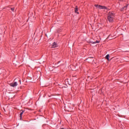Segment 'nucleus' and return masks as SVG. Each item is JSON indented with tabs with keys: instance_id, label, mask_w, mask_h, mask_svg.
<instances>
[{
	"instance_id": "f257e3e1",
	"label": "nucleus",
	"mask_w": 129,
	"mask_h": 129,
	"mask_svg": "<svg viewBox=\"0 0 129 129\" xmlns=\"http://www.w3.org/2000/svg\"><path fill=\"white\" fill-rule=\"evenodd\" d=\"M115 17V15L112 12H109L108 14V21H109V23H112L114 21V19Z\"/></svg>"
},
{
	"instance_id": "f03ea898",
	"label": "nucleus",
	"mask_w": 129,
	"mask_h": 129,
	"mask_svg": "<svg viewBox=\"0 0 129 129\" xmlns=\"http://www.w3.org/2000/svg\"><path fill=\"white\" fill-rule=\"evenodd\" d=\"M95 7L96 8H98V9H101L102 10H104V9H106V8L104 6H102L98 5H95Z\"/></svg>"
},
{
	"instance_id": "7ed1b4c3",
	"label": "nucleus",
	"mask_w": 129,
	"mask_h": 129,
	"mask_svg": "<svg viewBox=\"0 0 129 129\" xmlns=\"http://www.w3.org/2000/svg\"><path fill=\"white\" fill-rule=\"evenodd\" d=\"M18 83L17 82H14V83H11L10 84V86L12 87H15L16 86H18Z\"/></svg>"
},
{
	"instance_id": "20e7f679",
	"label": "nucleus",
	"mask_w": 129,
	"mask_h": 129,
	"mask_svg": "<svg viewBox=\"0 0 129 129\" xmlns=\"http://www.w3.org/2000/svg\"><path fill=\"white\" fill-rule=\"evenodd\" d=\"M57 47V44L55 42L53 43V44L51 45V48H54Z\"/></svg>"
},
{
	"instance_id": "39448f33",
	"label": "nucleus",
	"mask_w": 129,
	"mask_h": 129,
	"mask_svg": "<svg viewBox=\"0 0 129 129\" xmlns=\"http://www.w3.org/2000/svg\"><path fill=\"white\" fill-rule=\"evenodd\" d=\"M25 112V111H22L20 114V117H21V118H22V114L24 113V112Z\"/></svg>"
},
{
	"instance_id": "423d86ee",
	"label": "nucleus",
	"mask_w": 129,
	"mask_h": 129,
	"mask_svg": "<svg viewBox=\"0 0 129 129\" xmlns=\"http://www.w3.org/2000/svg\"><path fill=\"white\" fill-rule=\"evenodd\" d=\"M78 8L77 7V6H76V8H75V13H76L77 14H79V13L78 12Z\"/></svg>"
},
{
	"instance_id": "0eeeda50",
	"label": "nucleus",
	"mask_w": 129,
	"mask_h": 129,
	"mask_svg": "<svg viewBox=\"0 0 129 129\" xmlns=\"http://www.w3.org/2000/svg\"><path fill=\"white\" fill-rule=\"evenodd\" d=\"M109 54H107L106 55V59H108V60H109Z\"/></svg>"
},
{
	"instance_id": "6e6552de",
	"label": "nucleus",
	"mask_w": 129,
	"mask_h": 129,
	"mask_svg": "<svg viewBox=\"0 0 129 129\" xmlns=\"http://www.w3.org/2000/svg\"><path fill=\"white\" fill-rule=\"evenodd\" d=\"M99 43V41H96L95 42H93L92 43L93 44H96V43Z\"/></svg>"
},
{
	"instance_id": "1a4fd4ad",
	"label": "nucleus",
	"mask_w": 129,
	"mask_h": 129,
	"mask_svg": "<svg viewBox=\"0 0 129 129\" xmlns=\"http://www.w3.org/2000/svg\"><path fill=\"white\" fill-rule=\"evenodd\" d=\"M127 6H128V5H126V6L124 7L123 8V10H126L127 8Z\"/></svg>"
},
{
	"instance_id": "9d476101",
	"label": "nucleus",
	"mask_w": 129,
	"mask_h": 129,
	"mask_svg": "<svg viewBox=\"0 0 129 129\" xmlns=\"http://www.w3.org/2000/svg\"><path fill=\"white\" fill-rule=\"evenodd\" d=\"M11 9V11L12 12H14V11H15V8H12Z\"/></svg>"
},
{
	"instance_id": "9b49d317",
	"label": "nucleus",
	"mask_w": 129,
	"mask_h": 129,
	"mask_svg": "<svg viewBox=\"0 0 129 129\" xmlns=\"http://www.w3.org/2000/svg\"><path fill=\"white\" fill-rule=\"evenodd\" d=\"M19 82H20V84H21V80H19Z\"/></svg>"
},
{
	"instance_id": "f8f14e48",
	"label": "nucleus",
	"mask_w": 129,
	"mask_h": 129,
	"mask_svg": "<svg viewBox=\"0 0 129 129\" xmlns=\"http://www.w3.org/2000/svg\"><path fill=\"white\" fill-rule=\"evenodd\" d=\"M60 129H64V128H61Z\"/></svg>"
},
{
	"instance_id": "ddd939ff",
	"label": "nucleus",
	"mask_w": 129,
	"mask_h": 129,
	"mask_svg": "<svg viewBox=\"0 0 129 129\" xmlns=\"http://www.w3.org/2000/svg\"><path fill=\"white\" fill-rule=\"evenodd\" d=\"M119 1H122V0H119Z\"/></svg>"
}]
</instances>
